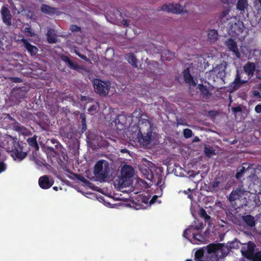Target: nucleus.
Masks as SVG:
<instances>
[{"label":"nucleus","mask_w":261,"mask_h":261,"mask_svg":"<svg viewBox=\"0 0 261 261\" xmlns=\"http://www.w3.org/2000/svg\"><path fill=\"white\" fill-rule=\"evenodd\" d=\"M27 144L23 142H18L16 137L9 136L3 142V148L10 152V155L15 161H21L27 155L25 149Z\"/></svg>","instance_id":"1"},{"label":"nucleus","mask_w":261,"mask_h":261,"mask_svg":"<svg viewBox=\"0 0 261 261\" xmlns=\"http://www.w3.org/2000/svg\"><path fill=\"white\" fill-rule=\"evenodd\" d=\"M205 248L206 258L210 261H218L221 257L226 256L229 253V249L223 243H211Z\"/></svg>","instance_id":"2"},{"label":"nucleus","mask_w":261,"mask_h":261,"mask_svg":"<svg viewBox=\"0 0 261 261\" xmlns=\"http://www.w3.org/2000/svg\"><path fill=\"white\" fill-rule=\"evenodd\" d=\"M132 122V115L122 113L118 115L115 120L111 123L112 126L115 127L117 130H122L129 126Z\"/></svg>","instance_id":"3"},{"label":"nucleus","mask_w":261,"mask_h":261,"mask_svg":"<svg viewBox=\"0 0 261 261\" xmlns=\"http://www.w3.org/2000/svg\"><path fill=\"white\" fill-rule=\"evenodd\" d=\"M108 162L104 160H99L95 164L94 174L100 179H105L108 176Z\"/></svg>","instance_id":"4"},{"label":"nucleus","mask_w":261,"mask_h":261,"mask_svg":"<svg viewBox=\"0 0 261 261\" xmlns=\"http://www.w3.org/2000/svg\"><path fill=\"white\" fill-rule=\"evenodd\" d=\"M94 88L96 93L101 96H106L109 93L110 84L102 80H96L94 82Z\"/></svg>","instance_id":"5"},{"label":"nucleus","mask_w":261,"mask_h":261,"mask_svg":"<svg viewBox=\"0 0 261 261\" xmlns=\"http://www.w3.org/2000/svg\"><path fill=\"white\" fill-rule=\"evenodd\" d=\"M139 142L143 146H147L150 143L152 137V130L151 129H146L138 133Z\"/></svg>","instance_id":"6"},{"label":"nucleus","mask_w":261,"mask_h":261,"mask_svg":"<svg viewBox=\"0 0 261 261\" xmlns=\"http://www.w3.org/2000/svg\"><path fill=\"white\" fill-rule=\"evenodd\" d=\"M246 193V191L242 187L237 188L231 191L227 199L230 202H233L236 201L237 200L242 199V197Z\"/></svg>","instance_id":"7"},{"label":"nucleus","mask_w":261,"mask_h":261,"mask_svg":"<svg viewBox=\"0 0 261 261\" xmlns=\"http://www.w3.org/2000/svg\"><path fill=\"white\" fill-rule=\"evenodd\" d=\"M8 116L11 120L14 121V123H13L12 124L13 129L14 130L18 132L19 134H21L23 136H28L30 135L31 132L28 129H27L24 126L22 125L19 122L15 121V120L11 116H10V115H8Z\"/></svg>","instance_id":"8"},{"label":"nucleus","mask_w":261,"mask_h":261,"mask_svg":"<svg viewBox=\"0 0 261 261\" xmlns=\"http://www.w3.org/2000/svg\"><path fill=\"white\" fill-rule=\"evenodd\" d=\"M255 245L254 243L251 241L248 242L246 246L242 248L241 250L242 255L247 259H251L254 253Z\"/></svg>","instance_id":"9"},{"label":"nucleus","mask_w":261,"mask_h":261,"mask_svg":"<svg viewBox=\"0 0 261 261\" xmlns=\"http://www.w3.org/2000/svg\"><path fill=\"white\" fill-rule=\"evenodd\" d=\"M38 184L42 189H48L54 184V180L48 175H43L39 177Z\"/></svg>","instance_id":"10"},{"label":"nucleus","mask_w":261,"mask_h":261,"mask_svg":"<svg viewBox=\"0 0 261 261\" xmlns=\"http://www.w3.org/2000/svg\"><path fill=\"white\" fill-rule=\"evenodd\" d=\"M161 10L174 14H180L183 11V8L180 5L173 3L164 5Z\"/></svg>","instance_id":"11"},{"label":"nucleus","mask_w":261,"mask_h":261,"mask_svg":"<svg viewBox=\"0 0 261 261\" xmlns=\"http://www.w3.org/2000/svg\"><path fill=\"white\" fill-rule=\"evenodd\" d=\"M224 44L228 50L232 51L237 58H240L241 55L238 48L237 43L234 39L229 38L225 41Z\"/></svg>","instance_id":"12"},{"label":"nucleus","mask_w":261,"mask_h":261,"mask_svg":"<svg viewBox=\"0 0 261 261\" xmlns=\"http://www.w3.org/2000/svg\"><path fill=\"white\" fill-rule=\"evenodd\" d=\"M134 174V170L129 165H124L121 170V179L123 181L127 180L132 177Z\"/></svg>","instance_id":"13"},{"label":"nucleus","mask_w":261,"mask_h":261,"mask_svg":"<svg viewBox=\"0 0 261 261\" xmlns=\"http://www.w3.org/2000/svg\"><path fill=\"white\" fill-rule=\"evenodd\" d=\"M1 15L3 22L7 26L12 25V15L9 9L6 6H4L1 10Z\"/></svg>","instance_id":"14"},{"label":"nucleus","mask_w":261,"mask_h":261,"mask_svg":"<svg viewBox=\"0 0 261 261\" xmlns=\"http://www.w3.org/2000/svg\"><path fill=\"white\" fill-rule=\"evenodd\" d=\"M19 42L23 43V46L31 56L37 55L38 51V48L36 46L31 44L27 39L22 38L19 40Z\"/></svg>","instance_id":"15"},{"label":"nucleus","mask_w":261,"mask_h":261,"mask_svg":"<svg viewBox=\"0 0 261 261\" xmlns=\"http://www.w3.org/2000/svg\"><path fill=\"white\" fill-rule=\"evenodd\" d=\"M204 225L202 222H200L199 220L195 221L194 226H190L187 228L183 233V236L187 239H189V236L191 235L192 231L195 230H201L204 228Z\"/></svg>","instance_id":"16"},{"label":"nucleus","mask_w":261,"mask_h":261,"mask_svg":"<svg viewBox=\"0 0 261 261\" xmlns=\"http://www.w3.org/2000/svg\"><path fill=\"white\" fill-rule=\"evenodd\" d=\"M242 76L238 70L237 71L235 79L232 83V89L233 91H236L239 89L242 85L245 84L248 82V79L241 80Z\"/></svg>","instance_id":"17"},{"label":"nucleus","mask_w":261,"mask_h":261,"mask_svg":"<svg viewBox=\"0 0 261 261\" xmlns=\"http://www.w3.org/2000/svg\"><path fill=\"white\" fill-rule=\"evenodd\" d=\"M255 69L256 66L254 63L248 62L244 65L243 70L247 75L248 80L253 77Z\"/></svg>","instance_id":"18"},{"label":"nucleus","mask_w":261,"mask_h":261,"mask_svg":"<svg viewBox=\"0 0 261 261\" xmlns=\"http://www.w3.org/2000/svg\"><path fill=\"white\" fill-rule=\"evenodd\" d=\"M213 72L217 78H219L223 82L224 81L226 75L225 67L222 64L217 65L213 69Z\"/></svg>","instance_id":"19"},{"label":"nucleus","mask_w":261,"mask_h":261,"mask_svg":"<svg viewBox=\"0 0 261 261\" xmlns=\"http://www.w3.org/2000/svg\"><path fill=\"white\" fill-rule=\"evenodd\" d=\"M41 12L45 14L54 15L58 14V9L55 7H52L48 5L43 4L41 7Z\"/></svg>","instance_id":"20"},{"label":"nucleus","mask_w":261,"mask_h":261,"mask_svg":"<svg viewBox=\"0 0 261 261\" xmlns=\"http://www.w3.org/2000/svg\"><path fill=\"white\" fill-rule=\"evenodd\" d=\"M188 239L190 240L191 243L194 244H200L203 242L204 238L201 233L196 234L193 231H192L191 235L189 236V239Z\"/></svg>","instance_id":"21"},{"label":"nucleus","mask_w":261,"mask_h":261,"mask_svg":"<svg viewBox=\"0 0 261 261\" xmlns=\"http://www.w3.org/2000/svg\"><path fill=\"white\" fill-rule=\"evenodd\" d=\"M206 252L205 248L203 247L197 250L195 253V261H210L206 258Z\"/></svg>","instance_id":"22"},{"label":"nucleus","mask_w":261,"mask_h":261,"mask_svg":"<svg viewBox=\"0 0 261 261\" xmlns=\"http://www.w3.org/2000/svg\"><path fill=\"white\" fill-rule=\"evenodd\" d=\"M139 133H141L146 129H151V124L150 122L146 119H141L139 121Z\"/></svg>","instance_id":"23"},{"label":"nucleus","mask_w":261,"mask_h":261,"mask_svg":"<svg viewBox=\"0 0 261 261\" xmlns=\"http://www.w3.org/2000/svg\"><path fill=\"white\" fill-rule=\"evenodd\" d=\"M182 73L184 79L186 83L188 84L189 85H196V83L194 81L193 77L190 74L189 68L185 69Z\"/></svg>","instance_id":"24"},{"label":"nucleus","mask_w":261,"mask_h":261,"mask_svg":"<svg viewBox=\"0 0 261 261\" xmlns=\"http://www.w3.org/2000/svg\"><path fill=\"white\" fill-rule=\"evenodd\" d=\"M47 144L48 145L47 146V150L51 152L55 153V149H58L59 145H60L59 142H58L55 139H48Z\"/></svg>","instance_id":"25"},{"label":"nucleus","mask_w":261,"mask_h":261,"mask_svg":"<svg viewBox=\"0 0 261 261\" xmlns=\"http://www.w3.org/2000/svg\"><path fill=\"white\" fill-rule=\"evenodd\" d=\"M198 89L200 92V96L202 98L208 99L211 96V93L210 92L206 86H204L203 84H199L198 85Z\"/></svg>","instance_id":"26"},{"label":"nucleus","mask_w":261,"mask_h":261,"mask_svg":"<svg viewBox=\"0 0 261 261\" xmlns=\"http://www.w3.org/2000/svg\"><path fill=\"white\" fill-rule=\"evenodd\" d=\"M125 59L134 67H137V58L133 53H129L125 55Z\"/></svg>","instance_id":"27"},{"label":"nucleus","mask_w":261,"mask_h":261,"mask_svg":"<svg viewBox=\"0 0 261 261\" xmlns=\"http://www.w3.org/2000/svg\"><path fill=\"white\" fill-rule=\"evenodd\" d=\"M218 34L217 31L212 29L210 30L207 33V37L210 41L211 42H214L218 40Z\"/></svg>","instance_id":"28"},{"label":"nucleus","mask_w":261,"mask_h":261,"mask_svg":"<svg viewBox=\"0 0 261 261\" xmlns=\"http://www.w3.org/2000/svg\"><path fill=\"white\" fill-rule=\"evenodd\" d=\"M28 144L34 148L36 150H38L39 149V146L37 141V136L34 135L32 138H29L27 140Z\"/></svg>","instance_id":"29"},{"label":"nucleus","mask_w":261,"mask_h":261,"mask_svg":"<svg viewBox=\"0 0 261 261\" xmlns=\"http://www.w3.org/2000/svg\"><path fill=\"white\" fill-rule=\"evenodd\" d=\"M243 220L247 225L250 227L255 226L254 219L252 216L250 215L245 216L243 217Z\"/></svg>","instance_id":"30"},{"label":"nucleus","mask_w":261,"mask_h":261,"mask_svg":"<svg viewBox=\"0 0 261 261\" xmlns=\"http://www.w3.org/2000/svg\"><path fill=\"white\" fill-rule=\"evenodd\" d=\"M68 67L73 70H75L76 71H79L81 70H83L84 69V66L83 65H79L76 62H73L72 60L69 61V62L67 64Z\"/></svg>","instance_id":"31"},{"label":"nucleus","mask_w":261,"mask_h":261,"mask_svg":"<svg viewBox=\"0 0 261 261\" xmlns=\"http://www.w3.org/2000/svg\"><path fill=\"white\" fill-rule=\"evenodd\" d=\"M47 40L49 43H55L57 42V37L55 34L52 33L50 30L47 33Z\"/></svg>","instance_id":"32"},{"label":"nucleus","mask_w":261,"mask_h":261,"mask_svg":"<svg viewBox=\"0 0 261 261\" xmlns=\"http://www.w3.org/2000/svg\"><path fill=\"white\" fill-rule=\"evenodd\" d=\"M80 118L81 119V125L80 128H81L82 133H83L87 129L86 121V117L85 114L81 113L80 114Z\"/></svg>","instance_id":"33"},{"label":"nucleus","mask_w":261,"mask_h":261,"mask_svg":"<svg viewBox=\"0 0 261 261\" xmlns=\"http://www.w3.org/2000/svg\"><path fill=\"white\" fill-rule=\"evenodd\" d=\"M247 6V0H238L237 4V7L238 10L240 11H244Z\"/></svg>","instance_id":"34"},{"label":"nucleus","mask_w":261,"mask_h":261,"mask_svg":"<svg viewBox=\"0 0 261 261\" xmlns=\"http://www.w3.org/2000/svg\"><path fill=\"white\" fill-rule=\"evenodd\" d=\"M254 7L257 14L261 16V0H255Z\"/></svg>","instance_id":"35"},{"label":"nucleus","mask_w":261,"mask_h":261,"mask_svg":"<svg viewBox=\"0 0 261 261\" xmlns=\"http://www.w3.org/2000/svg\"><path fill=\"white\" fill-rule=\"evenodd\" d=\"M245 171H246V169L243 166L238 168L237 169V172L236 174V178L239 179V178H241L242 177H243Z\"/></svg>","instance_id":"36"},{"label":"nucleus","mask_w":261,"mask_h":261,"mask_svg":"<svg viewBox=\"0 0 261 261\" xmlns=\"http://www.w3.org/2000/svg\"><path fill=\"white\" fill-rule=\"evenodd\" d=\"M73 175L76 178V179L82 181L83 183L85 184H90V182L87 179H86L83 176L76 173H73Z\"/></svg>","instance_id":"37"},{"label":"nucleus","mask_w":261,"mask_h":261,"mask_svg":"<svg viewBox=\"0 0 261 261\" xmlns=\"http://www.w3.org/2000/svg\"><path fill=\"white\" fill-rule=\"evenodd\" d=\"M220 184V181L217 179H215L210 184L209 188L212 190H215L216 188L219 187Z\"/></svg>","instance_id":"38"},{"label":"nucleus","mask_w":261,"mask_h":261,"mask_svg":"<svg viewBox=\"0 0 261 261\" xmlns=\"http://www.w3.org/2000/svg\"><path fill=\"white\" fill-rule=\"evenodd\" d=\"M174 54L169 50H167L165 53V59L167 61H171L172 59H174Z\"/></svg>","instance_id":"39"},{"label":"nucleus","mask_w":261,"mask_h":261,"mask_svg":"<svg viewBox=\"0 0 261 261\" xmlns=\"http://www.w3.org/2000/svg\"><path fill=\"white\" fill-rule=\"evenodd\" d=\"M252 261H261V252H257L252 255L251 259Z\"/></svg>","instance_id":"40"},{"label":"nucleus","mask_w":261,"mask_h":261,"mask_svg":"<svg viewBox=\"0 0 261 261\" xmlns=\"http://www.w3.org/2000/svg\"><path fill=\"white\" fill-rule=\"evenodd\" d=\"M204 151L205 155L208 157H211L215 153L214 150L211 147H205Z\"/></svg>","instance_id":"41"},{"label":"nucleus","mask_w":261,"mask_h":261,"mask_svg":"<svg viewBox=\"0 0 261 261\" xmlns=\"http://www.w3.org/2000/svg\"><path fill=\"white\" fill-rule=\"evenodd\" d=\"M200 215V217L203 218L206 221L209 220L211 218V217L207 214L206 211L204 209L201 210Z\"/></svg>","instance_id":"42"},{"label":"nucleus","mask_w":261,"mask_h":261,"mask_svg":"<svg viewBox=\"0 0 261 261\" xmlns=\"http://www.w3.org/2000/svg\"><path fill=\"white\" fill-rule=\"evenodd\" d=\"M193 135V132L191 129L189 128H185L184 130V136L186 138H189Z\"/></svg>","instance_id":"43"},{"label":"nucleus","mask_w":261,"mask_h":261,"mask_svg":"<svg viewBox=\"0 0 261 261\" xmlns=\"http://www.w3.org/2000/svg\"><path fill=\"white\" fill-rule=\"evenodd\" d=\"M156 185L160 187L161 190L162 189L163 186L164 185V181H163V177L161 175H158V181Z\"/></svg>","instance_id":"44"},{"label":"nucleus","mask_w":261,"mask_h":261,"mask_svg":"<svg viewBox=\"0 0 261 261\" xmlns=\"http://www.w3.org/2000/svg\"><path fill=\"white\" fill-rule=\"evenodd\" d=\"M225 246H227L228 248L229 252L230 249L237 248L239 247L238 242H232L229 244H227Z\"/></svg>","instance_id":"45"},{"label":"nucleus","mask_w":261,"mask_h":261,"mask_svg":"<svg viewBox=\"0 0 261 261\" xmlns=\"http://www.w3.org/2000/svg\"><path fill=\"white\" fill-rule=\"evenodd\" d=\"M24 32L27 34L28 36L33 37L34 36V33L32 32L31 27H27L24 29Z\"/></svg>","instance_id":"46"},{"label":"nucleus","mask_w":261,"mask_h":261,"mask_svg":"<svg viewBox=\"0 0 261 261\" xmlns=\"http://www.w3.org/2000/svg\"><path fill=\"white\" fill-rule=\"evenodd\" d=\"M75 53L76 54V55H77L82 59H83L87 62H90V60L89 58H88L87 57V56H86L85 55L80 54L77 50H75Z\"/></svg>","instance_id":"47"},{"label":"nucleus","mask_w":261,"mask_h":261,"mask_svg":"<svg viewBox=\"0 0 261 261\" xmlns=\"http://www.w3.org/2000/svg\"><path fill=\"white\" fill-rule=\"evenodd\" d=\"M4 41V38L3 37H0V48L3 49V50L5 48H6L8 44L7 43L6 41Z\"/></svg>","instance_id":"48"},{"label":"nucleus","mask_w":261,"mask_h":261,"mask_svg":"<svg viewBox=\"0 0 261 261\" xmlns=\"http://www.w3.org/2000/svg\"><path fill=\"white\" fill-rule=\"evenodd\" d=\"M70 30L72 32H77L81 30V29L80 27L75 25V24H72L70 26Z\"/></svg>","instance_id":"49"},{"label":"nucleus","mask_w":261,"mask_h":261,"mask_svg":"<svg viewBox=\"0 0 261 261\" xmlns=\"http://www.w3.org/2000/svg\"><path fill=\"white\" fill-rule=\"evenodd\" d=\"M242 110V108L240 106H237L235 107H232L231 108V111L234 113H237V112H241Z\"/></svg>","instance_id":"50"},{"label":"nucleus","mask_w":261,"mask_h":261,"mask_svg":"<svg viewBox=\"0 0 261 261\" xmlns=\"http://www.w3.org/2000/svg\"><path fill=\"white\" fill-rule=\"evenodd\" d=\"M150 173H149V172L148 171H146V172L148 173V174L146 175V178L148 180H152V179L153 178V175L150 170Z\"/></svg>","instance_id":"51"},{"label":"nucleus","mask_w":261,"mask_h":261,"mask_svg":"<svg viewBox=\"0 0 261 261\" xmlns=\"http://www.w3.org/2000/svg\"><path fill=\"white\" fill-rule=\"evenodd\" d=\"M61 59L63 61H64L67 64L69 62V61H70L71 60L67 56H64V55H63L61 57Z\"/></svg>","instance_id":"52"},{"label":"nucleus","mask_w":261,"mask_h":261,"mask_svg":"<svg viewBox=\"0 0 261 261\" xmlns=\"http://www.w3.org/2000/svg\"><path fill=\"white\" fill-rule=\"evenodd\" d=\"M6 169V164L3 162H0V173L5 171Z\"/></svg>","instance_id":"53"},{"label":"nucleus","mask_w":261,"mask_h":261,"mask_svg":"<svg viewBox=\"0 0 261 261\" xmlns=\"http://www.w3.org/2000/svg\"><path fill=\"white\" fill-rule=\"evenodd\" d=\"M88 111L90 113H94L96 111V107L92 105L88 108Z\"/></svg>","instance_id":"54"},{"label":"nucleus","mask_w":261,"mask_h":261,"mask_svg":"<svg viewBox=\"0 0 261 261\" xmlns=\"http://www.w3.org/2000/svg\"><path fill=\"white\" fill-rule=\"evenodd\" d=\"M255 111L257 113H261V104H258L255 106Z\"/></svg>","instance_id":"55"},{"label":"nucleus","mask_w":261,"mask_h":261,"mask_svg":"<svg viewBox=\"0 0 261 261\" xmlns=\"http://www.w3.org/2000/svg\"><path fill=\"white\" fill-rule=\"evenodd\" d=\"M228 11L227 10H226V11H224L222 12V14H221V16L222 17H225L228 13Z\"/></svg>","instance_id":"56"},{"label":"nucleus","mask_w":261,"mask_h":261,"mask_svg":"<svg viewBox=\"0 0 261 261\" xmlns=\"http://www.w3.org/2000/svg\"><path fill=\"white\" fill-rule=\"evenodd\" d=\"M122 24H123V25L124 26H128V23L127 22V20H125V19H123L122 20Z\"/></svg>","instance_id":"57"},{"label":"nucleus","mask_w":261,"mask_h":261,"mask_svg":"<svg viewBox=\"0 0 261 261\" xmlns=\"http://www.w3.org/2000/svg\"><path fill=\"white\" fill-rule=\"evenodd\" d=\"M157 198V196L156 195H154L152 199H151L150 200V203H153L154 202L155 199Z\"/></svg>","instance_id":"58"},{"label":"nucleus","mask_w":261,"mask_h":261,"mask_svg":"<svg viewBox=\"0 0 261 261\" xmlns=\"http://www.w3.org/2000/svg\"><path fill=\"white\" fill-rule=\"evenodd\" d=\"M200 141L199 138L198 137H195L193 140V142H197Z\"/></svg>","instance_id":"59"},{"label":"nucleus","mask_w":261,"mask_h":261,"mask_svg":"<svg viewBox=\"0 0 261 261\" xmlns=\"http://www.w3.org/2000/svg\"><path fill=\"white\" fill-rule=\"evenodd\" d=\"M53 188V189L54 190H55L56 191H57L58 190V187L55 186V187H54Z\"/></svg>","instance_id":"60"},{"label":"nucleus","mask_w":261,"mask_h":261,"mask_svg":"<svg viewBox=\"0 0 261 261\" xmlns=\"http://www.w3.org/2000/svg\"><path fill=\"white\" fill-rule=\"evenodd\" d=\"M222 2H224L225 3H227V4L228 3V0H222Z\"/></svg>","instance_id":"61"},{"label":"nucleus","mask_w":261,"mask_h":261,"mask_svg":"<svg viewBox=\"0 0 261 261\" xmlns=\"http://www.w3.org/2000/svg\"><path fill=\"white\" fill-rule=\"evenodd\" d=\"M126 151H127V150L126 149H123L121 150V152H125Z\"/></svg>","instance_id":"62"},{"label":"nucleus","mask_w":261,"mask_h":261,"mask_svg":"<svg viewBox=\"0 0 261 261\" xmlns=\"http://www.w3.org/2000/svg\"><path fill=\"white\" fill-rule=\"evenodd\" d=\"M20 79H19V78H17V80H15V82H20Z\"/></svg>","instance_id":"63"},{"label":"nucleus","mask_w":261,"mask_h":261,"mask_svg":"<svg viewBox=\"0 0 261 261\" xmlns=\"http://www.w3.org/2000/svg\"><path fill=\"white\" fill-rule=\"evenodd\" d=\"M185 261H193V260L191 259H186Z\"/></svg>","instance_id":"64"}]
</instances>
